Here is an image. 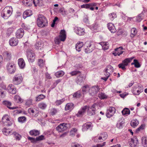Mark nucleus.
<instances>
[{
  "label": "nucleus",
  "instance_id": "50",
  "mask_svg": "<svg viewBox=\"0 0 147 147\" xmlns=\"http://www.w3.org/2000/svg\"><path fill=\"white\" fill-rule=\"evenodd\" d=\"M26 117H20L18 118V121L20 122L23 123L26 121Z\"/></svg>",
  "mask_w": 147,
  "mask_h": 147
},
{
  "label": "nucleus",
  "instance_id": "54",
  "mask_svg": "<svg viewBox=\"0 0 147 147\" xmlns=\"http://www.w3.org/2000/svg\"><path fill=\"white\" fill-rule=\"evenodd\" d=\"M145 127V125H142L136 129V131L137 132H138L139 131H141L143 130Z\"/></svg>",
  "mask_w": 147,
  "mask_h": 147
},
{
  "label": "nucleus",
  "instance_id": "27",
  "mask_svg": "<svg viewBox=\"0 0 147 147\" xmlns=\"http://www.w3.org/2000/svg\"><path fill=\"white\" fill-rule=\"evenodd\" d=\"M3 133L6 136H8L13 134L12 130L10 129H7L6 128H4L2 130Z\"/></svg>",
  "mask_w": 147,
  "mask_h": 147
},
{
  "label": "nucleus",
  "instance_id": "12",
  "mask_svg": "<svg viewBox=\"0 0 147 147\" xmlns=\"http://www.w3.org/2000/svg\"><path fill=\"white\" fill-rule=\"evenodd\" d=\"M138 142V141L136 137H134L131 139L129 141V144L131 147H136L137 145Z\"/></svg>",
  "mask_w": 147,
  "mask_h": 147
},
{
  "label": "nucleus",
  "instance_id": "5",
  "mask_svg": "<svg viewBox=\"0 0 147 147\" xmlns=\"http://www.w3.org/2000/svg\"><path fill=\"white\" fill-rule=\"evenodd\" d=\"M10 117L7 115H4L2 119V122L5 125L10 126L11 125L13 122L10 120Z\"/></svg>",
  "mask_w": 147,
  "mask_h": 147
},
{
  "label": "nucleus",
  "instance_id": "34",
  "mask_svg": "<svg viewBox=\"0 0 147 147\" xmlns=\"http://www.w3.org/2000/svg\"><path fill=\"white\" fill-rule=\"evenodd\" d=\"M33 3L35 6H41L42 4V1L41 0H33Z\"/></svg>",
  "mask_w": 147,
  "mask_h": 147
},
{
  "label": "nucleus",
  "instance_id": "36",
  "mask_svg": "<svg viewBox=\"0 0 147 147\" xmlns=\"http://www.w3.org/2000/svg\"><path fill=\"white\" fill-rule=\"evenodd\" d=\"M44 46V43L41 41H39L35 44L36 48L38 49H41Z\"/></svg>",
  "mask_w": 147,
  "mask_h": 147
},
{
  "label": "nucleus",
  "instance_id": "55",
  "mask_svg": "<svg viewBox=\"0 0 147 147\" xmlns=\"http://www.w3.org/2000/svg\"><path fill=\"white\" fill-rule=\"evenodd\" d=\"M57 112V111L55 109H51L50 113L51 115H54L56 114Z\"/></svg>",
  "mask_w": 147,
  "mask_h": 147
},
{
  "label": "nucleus",
  "instance_id": "53",
  "mask_svg": "<svg viewBox=\"0 0 147 147\" xmlns=\"http://www.w3.org/2000/svg\"><path fill=\"white\" fill-rule=\"evenodd\" d=\"M13 31V28H8L7 30L6 31V33L8 36H9L12 33Z\"/></svg>",
  "mask_w": 147,
  "mask_h": 147
},
{
  "label": "nucleus",
  "instance_id": "42",
  "mask_svg": "<svg viewBox=\"0 0 147 147\" xmlns=\"http://www.w3.org/2000/svg\"><path fill=\"white\" fill-rule=\"evenodd\" d=\"M138 124L139 122L136 119L132 120L131 123V125L133 127L136 126Z\"/></svg>",
  "mask_w": 147,
  "mask_h": 147
},
{
  "label": "nucleus",
  "instance_id": "38",
  "mask_svg": "<svg viewBox=\"0 0 147 147\" xmlns=\"http://www.w3.org/2000/svg\"><path fill=\"white\" fill-rule=\"evenodd\" d=\"M65 74L64 72L62 71H59L56 72L55 74V75L57 78H59L63 76Z\"/></svg>",
  "mask_w": 147,
  "mask_h": 147
},
{
  "label": "nucleus",
  "instance_id": "1",
  "mask_svg": "<svg viewBox=\"0 0 147 147\" xmlns=\"http://www.w3.org/2000/svg\"><path fill=\"white\" fill-rule=\"evenodd\" d=\"M12 12L13 9L11 7H6L1 12V16L5 19H7L11 16Z\"/></svg>",
  "mask_w": 147,
  "mask_h": 147
},
{
  "label": "nucleus",
  "instance_id": "7",
  "mask_svg": "<svg viewBox=\"0 0 147 147\" xmlns=\"http://www.w3.org/2000/svg\"><path fill=\"white\" fill-rule=\"evenodd\" d=\"M96 104L93 105L91 106L88 107V115L90 116H92L95 114L96 110Z\"/></svg>",
  "mask_w": 147,
  "mask_h": 147
},
{
  "label": "nucleus",
  "instance_id": "60",
  "mask_svg": "<svg viewBox=\"0 0 147 147\" xmlns=\"http://www.w3.org/2000/svg\"><path fill=\"white\" fill-rule=\"evenodd\" d=\"M28 138L29 140L31 141V142L35 143L37 141L36 138H35L30 137H28Z\"/></svg>",
  "mask_w": 147,
  "mask_h": 147
},
{
  "label": "nucleus",
  "instance_id": "32",
  "mask_svg": "<svg viewBox=\"0 0 147 147\" xmlns=\"http://www.w3.org/2000/svg\"><path fill=\"white\" fill-rule=\"evenodd\" d=\"M14 99L16 102L18 103H21L23 101V100L18 95H15L14 97Z\"/></svg>",
  "mask_w": 147,
  "mask_h": 147
},
{
  "label": "nucleus",
  "instance_id": "40",
  "mask_svg": "<svg viewBox=\"0 0 147 147\" xmlns=\"http://www.w3.org/2000/svg\"><path fill=\"white\" fill-rule=\"evenodd\" d=\"M137 33L136 29L135 28H133L131 30L130 36L131 37H134L136 35Z\"/></svg>",
  "mask_w": 147,
  "mask_h": 147
},
{
  "label": "nucleus",
  "instance_id": "39",
  "mask_svg": "<svg viewBox=\"0 0 147 147\" xmlns=\"http://www.w3.org/2000/svg\"><path fill=\"white\" fill-rule=\"evenodd\" d=\"M70 74L72 76H76L77 75H79V77L81 76V73L80 71H73L70 73Z\"/></svg>",
  "mask_w": 147,
  "mask_h": 147
},
{
  "label": "nucleus",
  "instance_id": "33",
  "mask_svg": "<svg viewBox=\"0 0 147 147\" xmlns=\"http://www.w3.org/2000/svg\"><path fill=\"white\" fill-rule=\"evenodd\" d=\"M130 111L129 109L127 108H125L122 111V113L123 115L125 116H127L130 114Z\"/></svg>",
  "mask_w": 147,
  "mask_h": 147
},
{
  "label": "nucleus",
  "instance_id": "59",
  "mask_svg": "<svg viewBox=\"0 0 147 147\" xmlns=\"http://www.w3.org/2000/svg\"><path fill=\"white\" fill-rule=\"evenodd\" d=\"M64 101V100L63 99L57 100L56 101L55 103L58 106L61 104Z\"/></svg>",
  "mask_w": 147,
  "mask_h": 147
},
{
  "label": "nucleus",
  "instance_id": "31",
  "mask_svg": "<svg viewBox=\"0 0 147 147\" xmlns=\"http://www.w3.org/2000/svg\"><path fill=\"white\" fill-rule=\"evenodd\" d=\"M100 44L102 46L103 50H106L109 49V45L107 42H101Z\"/></svg>",
  "mask_w": 147,
  "mask_h": 147
},
{
  "label": "nucleus",
  "instance_id": "9",
  "mask_svg": "<svg viewBox=\"0 0 147 147\" xmlns=\"http://www.w3.org/2000/svg\"><path fill=\"white\" fill-rule=\"evenodd\" d=\"M96 88L97 89V87L94 86L90 89L88 85H86L82 87V91L83 94H86L88 90L94 91L95 93H96V91L95 90H96Z\"/></svg>",
  "mask_w": 147,
  "mask_h": 147
},
{
  "label": "nucleus",
  "instance_id": "58",
  "mask_svg": "<svg viewBox=\"0 0 147 147\" xmlns=\"http://www.w3.org/2000/svg\"><path fill=\"white\" fill-rule=\"evenodd\" d=\"M119 67L120 68H121L123 70H125L126 69L125 67H126L122 63H121L119 64L118 65Z\"/></svg>",
  "mask_w": 147,
  "mask_h": 147
},
{
  "label": "nucleus",
  "instance_id": "52",
  "mask_svg": "<svg viewBox=\"0 0 147 147\" xmlns=\"http://www.w3.org/2000/svg\"><path fill=\"white\" fill-rule=\"evenodd\" d=\"M109 18L111 20L116 17V15L115 13H112L109 15Z\"/></svg>",
  "mask_w": 147,
  "mask_h": 147
},
{
  "label": "nucleus",
  "instance_id": "13",
  "mask_svg": "<svg viewBox=\"0 0 147 147\" xmlns=\"http://www.w3.org/2000/svg\"><path fill=\"white\" fill-rule=\"evenodd\" d=\"M24 33V31L23 29L20 28L18 29L17 30L16 33V36L17 38H21L23 36Z\"/></svg>",
  "mask_w": 147,
  "mask_h": 147
},
{
  "label": "nucleus",
  "instance_id": "18",
  "mask_svg": "<svg viewBox=\"0 0 147 147\" xmlns=\"http://www.w3.org/2000/svg\"><path fill=\"white\" fill-rule=\"evenodd\" d=\"M59 37L61 41H64L65 40L66 38V34L65 30H61V31Z\"/></svg>",
  "mask_w": 147,
  "mask_h": 147
},
{
  "label": "nucleus",
  "instance_id": "61",
  "mask_svg": "<svg viewBox=\"0 0 147 147\" xmlns=\"http://www.w3.org/2000/svg\"><path fill=\"white\" fill-rule=\"evenodd\" d=\"M36 138L37 141L43 140L45 139L44 136L42 135L39 136L38 137H37Z\"/></svg>",
  "mask_w": 147,
  "mask_h": 147
},
{
  "label": "nucleus",
  "instance_id": "46",
  "mask_svg": "<svg viewBox=\"0 0 147 147\" xmlns=\"http://www.w3.org/2000/svg\"><path fill=\"white\" fill-rule=\"evenodd\" d=\"M131 65H134L135 67L136 68H138L140 67V65L139 63L138 60L136 59H134V62L131 63Z\"/></svg>",
  "mask_w": 147,
  "mask_h": 147
},
{
  "label": "nucleus",
  "instance_id": "47",
  "mask_svg": "<svg viewBox=\"0 0 147 147\" xmlns=\"http://www.w3.org/2000/svg\"><path fill=\"white\" fill-rule=\"evenodd\" d=\"M105 70L111 73L113 72V68L111 66H108L106 68Z\"/></svg>",
  "mask_w": 147,
  "mask_h": 147
},
{
  "label": "nucleus",
  "instance_id": "6",
  "mask_svg": "<svg viewBox=\"0 0 147 147\" xmlns=\"http://www.w3.org/2000/svg\"><path fill=\"white\" fill-rule=\"evenodd\" d=\"M92 43L90 41H87L85 43L84 47L86 53H89L92 51Z\"/></svg>",
  "mask_w": 147,
  "mask_h": 147
},
{
  "label": "nucleus",
  "instance_id": "56",
  "mask_svg": "<svg viewBox=\"0 0 147 147\" xmlns=\"http://www.w3.org/2000/svg\"><path fill=\"white\" fill-rule=\"evenodd\" d=\"M98 97L101 99H104L107 98V96L104 94L101 93L98 95Z\"/></svg>",
  "mask_w": 147,
  "mask_h": 147
},
{
  "label": "nucleus",
  "instance_id": "51",
  "mask_svg": "<svg viewBox=\"0 0 147 147\" xmlns=\"http://www.w3.org/2000/svg\"><path fill=\"white\" fill-rule=\"evenodd\" d=\"M106 144V142H104L102 143L98 144L96 145H93L92 147H103Z\"/></svg>",
  "mask_w": 147,
  "mask_h": 147
},
{
  "label": "nucleus",
  "instance_id": "4",
  "mask_svg": "<svg viewBox=\"0 0 147 147\" xmlns=\"http://www.w3.org/2000/svg\"><path fill=\"white\" fill-rule=\"evenodd\" d=\"M6 67L7 71L10 74L13 73L16 71V65L13 62L8 63Z\"/></svg>",
  "mask_w": 147,
  "mask_h": 147
},
{
  "label": "nucleus",
  "instance_id": "43",
  "mask_svg": "<svg viewBox=\"0 0 147 147\" xmlns=\"http://www.w3.org/2000/svg\"><path fill=\"white\" fill-rule=\"evenodd\" d=\"M142 142L144 147H147V137H143L142 139Z\"/></svg>",
  "mask_w": 147,
  "mask_h": 147
},
{
  "label": "nucleus",
  "instance_id": "15",
  "mask_svg": "<svg viewBox=\"0 0 147 147\" xmlns=\"http://www.w3.org/2000/svg\"><path fill=\"white\" fill-rule=\"evenodd\" d=\"M27 58L29 61L32 62H33L35 59V54L32 52H29L27 53Z\"/></svg>",
  "mask_w": 147,
  "mask_h": 147
},
{
  "label": "nucleus",
  "instance_id": "20",
  "mask_svg": "<svg viewBox=\"0 0 147 147\" xmlns=\"http://www.w3.org/2000/svg\"><path fill=\"white\" fill-rule=\"evenodd\" d=\"M22 3L23 5L26 7H30L33 3V0H23Z\"/></svg>",
  "mask_w": 147,
  "mask_h": 147
},
{
  "label": "nucleus",
  "instance_id": "44",
  "mask_svg": "<svg viewBox=\"0 0 147 147\" xmlns=\"http://www.w3.org/2000/svg\"><path fill=\"white\" fill-rule=\"evenodd\" d=\"M45 61L42 59H39L38 60V64L40 67H43L45 65Z\"/></svg>",
  "mask_w": 147,
  "mask_h": 147
},
{
  "label": "nucleus",
  "instance_id": "62",
  "mask_svg": "<svg viewBox=\"0 0 147 147\" xmlns=\"http://www.w3.org/2000/svg\"><path fill=\"white\" fill-rule=\"evenodd\" d=\"M5 55L8 59H10L11 57V54L8 51H6L5 53Z\"/></svg>",
  "mask_w": 147,
  "mask_h": 147
},
{
  "label": "nucleus",
  "instance_id": "25",
  "mask_svg": "<svg viewBox=\"0 0 147 147\" xmlns=\"http://www.w3.org/2000/svg\"><path fill=\"white\" fill-rule=\"evenodd\" d=\"M28 112L30 114L34 115L38 113V111L35 108H30L28 110Z\"/></svg>",
  "mask_w": 147,
  "mask_h": 147
},
{
  "label": "nucleus",
  "instance_id": "17",
  "mask_svg": "<svg viewBox=\"0 0 147 147\" xmlns=\"http://www.w3.org/2000/svg\"><path fill=\"white\" fill-rule=\"evenodd\" d=\"M74 107V105L73 103H68L65 105V110L70 112L72 110Z\"/></svg>",
  "mask_w": 147,
  "mask_h": 147
},
{
  "label": "nucleus",
  "instance_id": "30",
  "mask_svg": "<svg viewBox=\"0 0 147 147\" xmlns=\"http://www.w3.org/2000/svg\"><path fill=\"white\" fill-rule=\"evenodd\" d=\"M92 123L90 122L84 124L82 126V130L83 131L87 130L91 125Z\"/></svg>",
  "mask_w": 147,
  "mask_h": 147
},
{
  "label": "nucleus",
  "instance_id": "49",
  "mask_svg": "<svg viewBox=\"0 0 147 147\" xmlns=\"http://www.w3.org/2000/svg\"><path fill=\"white\" fill-rule=\"evenodd\" d=\"M82 96V94L80 91H77L74 94V97L76 98H79Z\"/></svg>",
  "mask_w": 147,
  "mask_h": 147
},
{
  "label": "nucleus",
  "instance_id": "28",
  "mask_svg": "<svg viewBox=\"0 0 147 147\" xmlns=\"http://www.w3.org/2000/svg\"><path fill=\"white\" fill-rule=\"evenodd\" d=\"M88 108V106H86L82 108L81 110L79 111L77 115L78 116H80L83 115Z\"/></svg>",
  "mask_w": 147,
  "mask_h": 147
},
{
  "label": "nucleus",
  "instance_id": "10",
  "mask_svg": "<svg viewBox=\"0 0 147 147\" xmlns=\"http://www.w3.org/2000/svg\"><path fill=\"white\" fill-rule=\"evenodd\" d=\"M67 128V124L63 123L59 125L57 127V130L59 132H62L66 130Z\"/></svg>",
  "mask_w": 147,
  "mask_h": 147
},
{
  "label": "nucleus",
  "instance_id": "21",
  "mask_svg": "<svg viewBox=\"0 0 147 147\" xmlns=\"http://www.w3.org/2000/svg\"><path fill=\"white\" fill-rule=\"evenodd\" d=\"M18 65L21 69H23L25 66V63L24 59L22 58L19 59L18 60Z\"/></svg>",
  "mask_w": 147,
  "mask_h": 147
},
{
  "label": "nucleus",
  "instance_id": "63",
  "mask_svg": "<svg viewBox=\"0 0 147 147\" xmlns=\"http://www.w3.org/2000/svg\"><path fill=\"white\" fill-rule=\"evenodd\" d=\"M90 7V5L89 4H84L81 6L82 8H89Z\"/></svg>",
  "mask_w": 147,
  "mask_h": 147
},
{
  "label": "nucleus",
  "instance_id": "57",
  "mask_svg": "<svg viewBox=\"0 0 147 147\" xmlns=\"http://www.w3.org/2000/svg\"><path fill=\"white\" fill-rule=\"evenodd\" d=\"M142 15L140 14L137 17L136 19L137 21L140 22L143 19V17Z\"/></svg>",
  "mask_w": 147,
  "mask_h": 147
},
{
  "label": "nucleus",
  "instance_id": "22",
  "mask_svg": "<svg viewBox=\"0 0 147 147\" xmlns=\"http://www.w3.org/2000/svg\"><path fill=\"white\" fill-rule=\"evenodd\" d=\"M108 135L106 132H103L99 136L98 139L100 140V142H102L103 140L106 139Z\"/></svg>",
  "mask_w": 147,
  "mask_h": 147
},
{
  "label": "nucleus",
  "instance_id": "23",
  "mask_svg": "<svg viewBox=\"0 0 147 147\" xmlns=\"http://www.w3.org/2000/svg\"><path fill=\"white\" fill-rule=\"evenodd\" d=\"M76 32V34L79 36L84 35L85 34L84 30L80 27H77Z\"/></svg>",
  "mask_w": 147,
  "mask_h": 147
},
{
  "label": "nucleus",
  "instance_id": "35",
  "mask_svg": "<svg viewBox=\"0 0 147 147\" xmlns=\"http://www.w3.org/2000/svg\"><path fill=\"white\" fill-rule=\"evenodd\" d=\"M32 14V11L30 9L27 10L25 11L24 13V17L26 18L30 16Z\"/></svg>",
  "mask_w": 147,
  "mask_h": 147
},
{
  "label": "nucleus",
  "instance_id": "26",
  "mask_svg": "<svg viewBox=\"0 0 147 147\" xmlns=\"http://www.w3.org/2000/svg\"><path fill=\"white\" fill-rule=\"evenodd\" d=\"M84 45V43L82 42L79 41L77 42L76 45V48L77 51H80L81 50V49L82 48Z\"/></svg>",
  "mask_w": 147,
  "mask_h": 147
},
{
  "label": "nucleus",
  "instance_id": "24",
  "mask_svg": "<svg viewBox=\"0 0 147 147\" xmlns=\"http://www.w3.org/2000/svg\"><path fill=\"white\" fill-rule=\"evenodd\" d=\"M29 133L32 136H36L40 134V131L38 130L34 129L30 130Z\"/></svg>",
  "mask_w": 147,
  "mask_h": 147
},
{
  "label": "nucleus",
  "instance_id": "16",
  "mask_svg": "<svg viewBox=\"0 0 147 147\" xmlns=\"http://www.w3.org/2000/svg\"><path fill=\"white\" fill-rule=\"evenodd\" d=\"M9 45L12 46H16L18 44V41L17 39L16 38H11L9 40Z\"/></svg>",
  "mask_w": 147,
  "mask_h": 147
},
{
  "label": "nucleus",
  "instance_id": "48",
  "mask_svg": "<svg viewBox=\"0 0 147 147\" xmlns=\"http://www.w3.org/2000/svg\"><path fill=\"white\" fill-rule=\"evenodd\" d=\"M38 106L39 108L42 109H44L46 108L47 105L46 104L43 102H41L38 104Z\"/></svg>",
  "mask_w": 147,
  "mask_h": 147
},
{
  "label": "nucleus",
  "instance_id": "41",
  "mask_svg": "<svg viewBox=\"0 0 147 147\" xmlns=\"http://www.w3.org/2000/svg\"><path fill=\"white\" fill-rule=\"evenodd\" d=\"M45 96L43 94H40L36 97V101L39 102L44 99Z\"/></svg>",
  "mask_w": 147,
  "mask_h": 147
},
{
  "label": "nucleus",
  "instance_id": "11",
  "mask_svg": "<svg viewBox=\"0 0 147 147\" xmlns=\"http://www.w3.org/2000/svg\"><path fill=\"white\" fill-rule=\"evenodd\" d=\"M115 108L114 107H110L107 111L106 116L108 118H110L112 116L115 112Z\"/></svg>",
  "mask_w": 147,
  "mask_h": 147
},
{
  "label": "nucleus",
  "instance_id": "8",
  "mask_svg": "<svg viewBox=\"0 0 147 147\" xmlns=\"http://www.w3.org/2000/svg\"><path fill=\"white\" fill-rule=\"evenodd\" d=\"M123 49L122 47H120L115 49L112 52L113 54L115 56H119L123 53Z\"/></svg>",
  "mask_w": 147,
  "mask_h": 147
},
{
  "label": "nucleus",
  "instance_id": "2",
  "mask_svg": "<svg viewBox=\"0 0 147 147\" xmlns=\"http://www.w3.org/2000/svg\"><path fill=\"white\" fill-rule=\"evenodd\" d=\"M36 23L38 26L41 28L47 26L48 23L46 18L42 15H39L38 16Z\"/></svg>",
  "mask_w": 147,
  "mask_h": 147
},
{
  "label": "nucleus",
  "instance_id": "14",
  "mask_svg": "<svg viewBox=\"0 0 147 147\" xmlns=\"http://www.w3.org/2000/svg\"><path fill=\"white\" fill-rule=\"evenodd\" d=\"M8 92L12 94H15L16 92V90L15 86L12 84H9L7 87Z\"/></svg>",
  "mask_w": 147,
  "mask_h": 147
},
{
  "label": "nucleus",
  "instance_id": "3",
  "mask_svg": "<svg viewBox=\"0 0 147 147\" xmlns=\"http://www.w3.org/2000/svg\"><path fill=\"white\" fill-rule=\"evenodd\" d=\"M23 79V77L21 74H18L13 77L12 82L14 84L17 85L22 82Z\"/></svg>",
  "mask_w": 147,
  "mask_h": 147
},
{
  "label": "nucleus",
  "instance_id": "64",
  "mask_svg": "<svg viewBox=\"0 0 147 147\" xmlns=\"http://www.w3.org/2000/svg\"><path fill=\"white\" fill-rule=\"evenodd\" d=\"M32 100L30 99L27 100L26 103V105L29 106L31 105L32 103Z\"/></svg>",
  "mask_w": 147,
  "mask_h": 147
},
{
  "label": "nucleus",
  "instance_id": "19",
  "mask_svg": "<svg viewBox=\"0 0 147 147\" xmlns=\"http://www.w3.org/2000/svg\"><path fill=\"white\" fill-rule=\"evenodd\" d=\"M107 26L109 30L112 33H114L116 32V29L113 24L109 23L107 24Z\"/></svg>",
  "mask_w": 147,
  "mask_h": 147
},
{
  "label": "nucleus",
  "instance_id": "45",
  "mask_svg": "<svg viewBox=\"0 0 147 147\" xmlns=\"http://www.w3.org/2000/svg\"><path fill=\"white\" fill-rule=\"evenodd\" d=\"M13 134L16 140H20L21 138V136L20 135L16 132H13Z\"/></svg>",
  "mask_w": 147,
  "mask_h": 147
},
{
  "label": "nucleus",
  "instance_id": "37",
  "mask_svg": "<svg viewBox=\"0 0 147 147\" xmlns=\"http://www.w3.org/2000/svg\"><path fill=\"white\" fill-rule=\"evenodd\" d=\"M5 104L7 106V107L10 109H14L18 108V107H11L10 106L11 105V103L10 102L7 101H5L4 102Z\"/></svg>",
  "mask_w": 147,
  "mask_h": 147
},
{
  "label": "nucleus",
  "instance_id": "29",
  "mask_svg": "<svg viewBox=\"0 0 147 147\" xmlns=\"http://www.w3.org/2000/svg\"><path fill=\"white\" fill-rule=\"evenodd\" d=\"M134 58V57L126 58L122 61V63L126 66Z\"/></svg>",
  "mask_w": 147,
  "mask_h": 147
}]
</instances>
